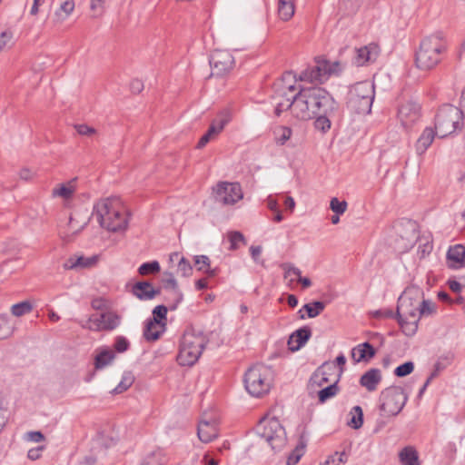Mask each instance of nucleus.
Segmentation results:
<instances>
[{"instance_id": "nucleus-30", "label": "nucleus", "mask_w": 465, "mask_h": 465, "mask_svg": "<svg viewBox=\"0 0 465 465\" xmlns=\"http://www.w3.org/2000/svg\"><path fill=\"white\" fill-rule=\"evenodd\" d=\"M327 369L332 370L333 366L330 365L328 362H324L312 373L310 378V383L312 386L315 384L318 387H322L330 381L328 377L329 372L326 371Z\"/></svg>"}, {"instance_id": "nucleus-10", "label": "nucleus", "mask_w": 465, "mask_h": 465, "mask_svg": "<svg viewBox=\"0 0 465 465\" xmlns=\"http://www.w3.org/2000/svg\"><path fill=\"white\" fill-rule=\"evenodd\" d=\"M380 411L382 416L395 417L405 406L408 401V395L403 388L400 386H391L384 389L380 395Z\"/></svg>"}, {"instance_id": "nucleus-44", "label": "nucleus", "mask_w": 465, "mask_h": 465, "mask_svg": "<svg viewBox=\"0 0 465 465\" xmlns=\"http://www.w3.org/2000/svg\"><path fill=\"white\" fill-rule=\"evenodd\" d=\"M307 312L309 318H314L318 316L325 309V303L323 302L316 301L312 303H306L302 306Z\"/></svg>"}, {"instance_id": "nucleus-41", "label": "nucleus", "mask_w": 465, "mask_h": 465, "mask_svg": "<svg viewBox=\"0 0 465 465\" xmlns=\"http://www.w3.org/2000/svg\"><path fill=\"white\" fill-rule=\"evenodd\" d=\"M74 191L75 188L72 182H70L67 184H61L59 187L54 188L52 194L54 197H62L67 200L73 196Z\"/></svg>"}, {"instance_id": "nucleus-42", "label": "nucleus", "mask_w": 465, "mask_h": 465, "mask_svg": "<svg viewBox=\"0 0 465 465\" xmlns=\"http://www.w3.org/2000/svg\"><path fill=\"white\" fill-rule=\"evenodd\" d=\"M331 114H319L318 115H316L314 117V127L322 133L328 132L331 126V123L330 120V116Z\"/></svg>"}, {"instance_id": "nucleus-51", "label": "nucleus", "mask_w": 465, "mask_h": 465, "mask_svg": "<svg viewBox=\"0 0 465 465\" xmlns=\"http://www.w3.org/2000/svg\"><path fill=\"white\" fill-rule=\"evenodd\" d=\"M130 348L129 341L124 336H117L114 340V349L118 353H123Z\"/></svg>"}, {"instance_id": "nucleus-27", "label": "nucleus", "mask_w": 465, "mask_h": 465, "mask_svg": "<svg viewBox=\"0 0 465 465\" xmlns=\"http://www.w3.org/2000/svg\"><path fill=\"white\" fill-rule=\"evenodd\" d=\"M74 10V0H64L59 8L54 12L53 23L60 25L65 21Z\"/></svg>"}, {"instance_id": "nucleus-40", "label": "nucleus", "mask_w": 465, "mask_h": 465, "mask_svg": "<svg viewBox=\"0 0 465 465\" xmlns=\"http://www.w3.org/2000/svg\"><path fill=\"white\" fill-rule=\"evenodd\" d=\"M134 377L131 372H124L118 385L112 391L114 394H120L127 391L134 383Z\"/></svg>"}, {"instance_id": "nucleus-26", "label": "nucleus", "mask_w": 465, "mask_h": 465, "mask_svg": "<svg viewBox=\"0 0 465 465\" xmlns=\"http://www.w3.org/2000/svg\"><path fill=\"white\" fill-rule=\"evenodd\" d=\"M435 135H437L436 130L434 131L430 127H427L423 130L415 143V149L419 155H422L428 150L432 143Z\"/></svg>"}, {"instance_id": "nucleus-8", "label": "nucleus", "mask_w": 465, "mask_h": 465, "mask_svg": "<svg viewBox=\"0 0 465 465\" xmlns=\"http://www.w3.org/2000/svg\"><path fill=\"white\" fill-rule=\"evenodd\" d=\"M374 100V86L368 81L355 84L349 92L347 106L356 114L371 113Z\"/></svg>"}, {"instance_id": "nucleus-59", "label": "nucleus", "mask_w": 465, "mask_h": 465, "mask_svg": "<svg viewBox=\"0 0 465 465\" xmlns=\"http://www.w3.org/2000/svg\"><path fill=\"white\" fill-rule=\"evenodd\" d=\"M274 100H275V108H274V114L276 116H280L283 112H278V106L280 105V104H285L286 102L289 104V103H292V94H289L287 92V94L285 96H278L276 97V94L274 95Z\"/></svg>"}, {"instance_id": "nucleus-7", "label": "nucleus", "mask_w": 465, "mask_h": 465, "mask_svg": "<svg viewBox=\"0 0 465 465\" xmlns=\"http://www.w3.org/2000/svg\"><path fill=\"white\" fill-rule=\"evenodd\" d=\"M463 111L452 104L442 105L435 116L437 136L444 138L463 125Z\"/></svg>"}, {"instance_id": "nucleus-55", "label": "nucleus", "mask_w": 465, "mask_h": 465, "mask_svg": "<svg viewBox=\"0 0 465 465\" xmlns=\"http://www.w3.org/2000/svg\"><path fill=\"white\" fill-rule=\"evenodd\" d=\"M348 460V454L346 451L335 452L332 456L329 457L326 460V464L340 465L345 463Z\"/></svg>"}, {"instance_id": "nucleus-32", "label": "nucleus", "mask_w": 465, "mask_h": 465, "mask_svg": "<svg viewBox=\"0 0 465 465\" xmlns=\"http://www.w3.org/2000/svg\"><path fill=\"white\" fill-rule=\"evenodd\" d=\"M399 458L402 465H420L418 452L412 446L403 448Z\"/></svg>"}, {"instance_id": "nucleus-14", "label": "nucleus", "mask_w": 465, "mask_h": 465, "mask_svg": "<svg viewBox=\"0 0 465 465\" xmlns=\"http://www.w3.org/2000/svg\"><path fill=\"white\" fill-rule=\"evenodd\" d=\"M88 322L89 326L83 325V327L94 331H112L119 325L120 319L116 314L107 312L91 316Z\"/></svg>"}, {"instance_id": "nucleus-62", "label": "nucleus", "mask_w": 465, "mask_h": 465, "mask_svg": "<svg viewBox=\"0 0 465 465\" xmlns=\"http://www.w3.org/2000/svg\"><path fill=\"white\" fill-rule=\"evenodd\" d=\"M373 316L376 318H396V312L394 313L391 309H381L373 312Z\"/></svg>"}, {"instance_id": "nucleus-33", "label": "nucleus", "mask_w": 465, "mask_h": 465, "mask_svg": "<svg viewBox=\"0 0 465 465\" xmlns=\"http://www.w3.org/2000/svg\"><path fill=\"white\" fill-rule=\"evenodd\" d=\"M294 0H279L278 15L282 21H289L294 15Z\"/></svg>"}, {"instance_id": "nucleus-49", "label": "nucleus", "mask_w": 465, "mask_h": 465, "mask_svg": "<svg viewBox=\"0 0 465 465\" xmlns=\"http://www.w3.org/2000/svg\"><path fill=\"white\" fill-rule=\"evenodd\" d=\"M231 246L230 250H236L239 248L240 243H245V238L240 232H231L228 235Z\"/></svg>"}, {"instance_id": "nucleus-24", "label": "nucleus", "mask_w": 465, "mask_h": 465, "mask_svg": "<svg viewBox=\"0 0 465 465\" xmlns=\"http://www.w3.org/2000/svg\"><path fill=\"white\" fill-rule=\"evenodd\" d=\"M376 351L370 342H363L351 350V358L355 362L369 361L375 356Z\"/></svg>"}, {"instance_id": "nucleus-15", "label": "nucleus", "mask_w": 465, "mask_h": 465, "mask_svg": "<svg viewBox=\"0 0 465 465\" xmlns=\"http://www.w3.org/2000/svg\"><path fill=\"white\" fill-rule=\"evenodd\" d=\"M420 116V106L413 102L402 104L398 110V118L404 128H411Z\"/></svg>"}, {"instance_id": "nucleus-1", "label": "nucleus", "mask_w": 465, "mask_h": 465, "mask_svg": "<svg viewBox=\"0 0 465 465\" xmlns=\"http://www.w3.org/2000/svg\"><path fill=\"white\" fill-rule=\"evenodd\" d=\"M337 103L323 88L312 86L300 88L292 94V103L280 104L278 112L290 110L292 117L299 121L313 119L319 114H334Z\"/></svg>"}, {"instance_id": "nucleus-19", "label": "nucleus", "mask_w": 465, "mask_h": 465, "mask_svg": "<svg viewBox=\"0 0 465 465\" xmlns=\"http://www.w3.org/2000/svg\"><path fill=\"white\" fill-rule=\"evenodd\" d=\"M131 292L141 301H150L161 293V288H154L150 282H137L132 286Z\"/></svg>"}, {"instance_id": "nucleus-16", "label": "nucleus", "mask_w": 465, "mask_h": 465, "mask_svg": "<svg viewBox=\"0 0 465 465\" xmlns=\"http://www.w3.org/2000/svg\"><path fill=\"white\" fill-rule=\"evenodd\" d=\"M417 223L411 219H401L395 224L397 234L405 241V247L411 246L417 238Z\"/></svg>"}, {"instance_id": "nucleus-13", "label": "nucleus", "mask_w": 465, "mask_h": 465, "mask_svg": "<svg viewBox=\"0 0 465 465\" xmlns=\"http://www.w3.org/2000/svg\"><path fill=\"white\" fill-rule=\"evenodd\" d=\"M243 198L239 183L220 182L215 189V200L223 205H233Z\"/></svg>"}, {"instance_id": "nucleus-12", "label": "nucleus", "mask_w": 465, "mask_h": 465, "mask_svg": "<svg viewBox=\"0 0 465 465\" xmlns=\"http://www.w3.org/2000/svg\"><path fill=\"white\" fill-rule=\"evenodd\" d=\"M213 76L222 77L228 74L234 67V57L227 50H214L209 60Z\"/></svg>"}, {"instance_id": "nucleus-64", "label": "nucleus", "mask_w": 465, "mask_h": 465, "mask_svg": "<svg viewBox=\"0 0 465 465\" xmlns=\"http://www.w3.org/2000/svg\"><path fill=\"white\" fill-rule=\"evenodd\" d=\"M132 93L140 94L143 89V83L139 79H134L130 84Z\"/></svg>"}, {"instance_id": "nucleus-52", "label": "nucleus", "mask_w": 465, "mask_h": 465, "mask_svg": "<svg viewBox=\"0 0 465 465\" xmlns=\"http://www.w3.org/2000/svg\"><path fill=\"white\" fill-rule=\"evenodd\" d=\"M414 364L412 361H406L403 364L398 366L394 370V374L397 377H405L413 371Z\"/></svg>"}, {"instance_id": "nucleus-18", "label": "nucleus", "mask_w": 465, "mask_h": 465, "mask_svg": "<svg viewBox=\"0 0 465 465\" xmlns=\"http://www.w3.org/2000/svg\"><path fill=\"white\" fill-rule=\"evenodd\" d=\"M297 78L292 72H285L282 78L275 84L276 97L285 96L287 92L289 94H295L301 85H296Z\"/></svg>"}, {"instance_id": "nucleus-56", "label": "nucleus", "mask_w": 465, "mask_h": 465, "mask_svg": "<svg viewBox=\"0 0 465 465\" xmlns=\"http://www.w3.org/2000/svg\"><path fill=\"white\" fill-rule=\"evenodd\" d=\"M435 312V305L430 301H420L419 313L421 315H430Z\"/></svg>"}, {"instance_id": "nucleus-53", "label": "nucleus", "mask_w": 465, "mask_h": 465, "mask_svg": "<svg viewBox=\"0 0 465 465\" xmlns=\"http://www.w3.org/2000/svg\"><path fill=\"white\" fill-rule=\"evenodd\" d=\"M218 135L213 126H209L207 132L200 138L197 148H203L214 136Z\"/></svg>"}, {"instance_id": "nucleus-23", "label": "nucleus", "mask_w": 465, "mask_h": 465, "mask_svg": "<svg viewBox=\"0 0 465 465\" xmlns=\"http://www.w3.org/2000/svg\"><path fill=\"white\" fill-rule=\"evenodd\" d=\"M381 381V372L376 368L368 370L360 379V384L370 392L376 391Z\"/></svg>"}, {"instance_id": "nucleus-3", "label": "nucleus", "mask_w": 465, "mask_h": 465, "mask_svg": "<svg viewBox=\"0 0 465 465\" xmlns=\"http://www.w3.org/2000/svg\"><path fill=\"white\" fill-rule=\"evenodd\" d=\"M446 43L441 33L423 38L415 54L416 66L424 71L433 69L440 61Z\"/></svg>"}, {"instance_id": "nucleus-37", "label": "nucleus", "mask_w": 465, "mask_h": 465, "mask_svg": "<svg viewBox=\"0 0 465 465\" xmlns=\"http://www.w3.org/2000/svg\"><path fill=\"white\" fill-rule=\"evenodd\" d=\"M274 141L278 145H284L292 137V130L291 127L280 125L273 131Z\"/></svg>"}, {"instance_id": "nucleus-17", "label": "nucleus", "mask_w": 465, "mask_h": 465, "mask_svg": "<svg viewBox=\"0 0 465 465\" xmlns=\"http://www.w3.org/2000/svg\"><path fill=\"white\" fill-rule=\"evenodd\" d=\"M355 52L354 64L358 66H362L369 63L375 62L380 54L381 49L377 44L371 43L356 49Z\"/></svg>"}, {"instance_id": "nucleus-38", "label": "nucleus", "mask_w": 465, "mask_h": 465, "mask_svg": "<svg viewBox=\"0 0 465 465\" xmlns=\"http://www.w3.org/2000/svg\"><path fill=\"white\" fill-rule=\"evenodd\" d=\"M232 114L229 110H223L219 113L215 119L212 122L210 126H213L216 130V133L219 134L225 125L231 121Z\"/></svg>"}, {"instance_id": "nucleus-5", "label": "nucleus", "mask_w": 465, "mask_h": 465, "mask_svg": "<svg viewBox=\"0 0 465 465\" xmlns=\"http://www.w3.org/2000/svg\"><path fill=\"white\" fill-rule=\"evenodd\" d=\"M420 300L409 296L407 293L401 295L398 300L396 319L402 332L407 336H412L418 330L420 321Z\"/></svg>"}, {"instance_id": "nucleus-54", "label": "nucleus", "mask_w": 465, "mask_h": 465, "mask_svg": "<svg viewBox=\"0 0 465 465\" xmlns=\"http://www.w3.org/2000/svg\"><path fill=\"white\" fill-rule=\"evenodd\" d=\"M304 453V445L297 446L296 449L289 455L287 465H295L299 462L301 457Z\"/></svg>"}, {"instance_id": "nucleus-25", "label": "nucleus", "mask_w": 465, "mask_h": 465, "mask_svg": "<svg viewBox=\"0 0 465 465\" xmlns=\"http://www.w3.org/2000/svg\"><path fill=\"white\" fill-rule=\"evenodd\" d=\"M465 247L457 244L450 247L447 252V260L450 268L459 269L464 266Z\"/></svg>"}, {"instance_id": "nucleus-22", "label": "nucleus", "mask_w": 465, "mask_h": 465, "mask_svg": "<svg viewBox=\"0 0 465 465\" xmlns=\"http://www.w3.org/2000/svg\"><path fill=\"white\" fill-rule=\"evenodd\" d=\"M99 260L98 255H92L90 257L71 256L64 263L65 270H75L78 268H91L94 266Z\"/></svg>"}, {"instance_id": "nucleus-34", "label": "nucleus", "mask_w": 465, "mask_h": 465, "mask_svg": "<svg viewBox=\"0 0 465 465\" xmlns=\"http://www.w3.org/2000/svg\"><path fill=\"white\" fill-rule=\"evenodd\" d=\"M115 358V354L113 351L104 349L99 352L94 359V368L96 370L104 369L113 362Z\"/></svg>"}, {"instance_id": "nucleus-48", "label": "nucleus", "mask_w": 465, "mask_h": 465, "mask_svg": "<svg viewBox=\"0 0 465 465\" xmlns=\"http://www.w3.org/2000/svg\"><path fill=\"white\" fill-rule=\"evenodd\" d=\"M168 310H170L169 306L167 307L163 304L157 305L153 310V318H150L149 320L155 322L157 323H165L164 322L166 321Z\"/></svg>"}, {"instance_id": "nucleus-50", "label": "nucleus", "mask_w": 465, "mask_h": 465, "mask_svg": "<svg viewBox=\"0 0 465 465\" xmlns=\"http://www.w3.org/2000/svg\"><path fill=\"white\" fill-rule=\"evenodd\" d=\"M347 205V202L339 201L336 197H333L330 203L331 210L338 215L343 214L346 212Z\"/></svg>"}, {"instance_id": "nucleus-39", "label": "nucleus", "mask_w": 465, "mask_h": 465, "mask_svg": "<svg viewBox=\"0 0 465 465\" xmlns=\"http://www.w3.org/2000/svg\"><path fill=\"white\" fill-rule=\"evenodd\" d=\"M232 114L229 110H223L219 113L215 119L212 122L210 126H213L216 130V133L219 134L225 125L231 121Z\"/></svg>"}, {"instance_id": "nucleus-57", "label": "nucleus", "mask_w": 465, "mask_h": 465, "mask_svg": "<svg viewBox=\"0 0 465 465\" xmlns=\"http://www.w3.org/2000/svg\"><path fill=\"white\" fill-rule=\"evenodd\" d=\"M178 272H181L182 276H189L193 272V267L188 260L184 257H181L178 262Z\"/></svg>"}, {"instance_id": "nucleus-45", "label": "nucleus", "mask_w": 465, "mask_h": 465, "mask_svg": "<svg viewBox=\"0 0 465 465\" xmlns=\"http://www.w3.org/2000/svg\"><path fill=\"white\" fill-rule=\"evenodd\" d=\"M161 267L157 261H152L149 262L143 263L138 268V272L142 276H146L150 274H156L160 272Z\"/></svg>"}, {"instance_id": "nucleus-63", "label": "nucleus", "mask_w": 465, "mask_h": 465, "mask_svg": "<svg viewBox=\"0 0 465 465\" xmlns=\"http://www.w3.org/2000/svg\"><path fill=\"white\" fill-rule=\"evenodd\" d=\"M45 450V446H38L36 448H32L27 452V457L31 460H36L40 459L42 455V451Z\"/></svg>"}, {"instance_id": "nucleus-21", "label": "nucleus", "mask_w": 465, "mask_h": 465, "mask_svg": "<svg viewBox=\"0 0 465 465\" xmlns=\"http://www.w3.org/2000/svg\"><path fill=\"white\" fill-rule=\"evenodd\" d=\"M197 435L202 442L208 443L218 436V428L215 420H201L198 424Z\"/></svg>"}, {"instance_id": "nucleus-31", "label": "nucleus", "mask_w": 465, "mask_h": 465, "mask_svg": "<svg viewBox=\"0 0 465 465\" xmlns=\"http://www.w3.org/2000/svg\"><path fill=\"white\" fill-rule=\"evenodd\" d=\"M167 458L162 450H154L143 457L140 465H165Z\"/></svg>"}, {"instance_id": "nucleus-11", "label": "nucleus", "mask_w": 465, "mask_h": 465, "mask_svg": "<svg viewBox=\"0 0 465 465\" xmlns=\"http://www.w3.org/2000/svg\"><path fill=\"white\" fill-rule=\"evenodd\" d=\"M342 69V64L338 61L331 63L325 59H318L316 64L302 71L298 79L302 82L323 83L331 75H338Z\"/></svg>"}, {"instance_id": "nucleus-2", "label": "nucleus", "mask_w": 465, "mask_h": 465, "mask_svg": "<svg viewBox=\"0 0 465 465\" xmlns=\"http://www.w3.org/2000/svg\"><path fill=\"white\" fill-rule=\"evenodd\" d=\"M94 214L101 227L107 231L118 232L127 228L126 210L118 197H109L97 202L94 207Z\"/></svg>"}, {"instance_id": "nucleus-35", "label": "nucleus", "mask_w": 465, "mask_h": 465, "mask_svg": "<svg viewBox=\"0 0 465 465\" xmlns=\"http://www.w3.org/2000/svg\"><path fill=\"white\" fill-rule=\"evenodd\" d=\"M15 42V33L12 28H0V53L11 48Z\"/></svg>"}, {"instance_id": "nucleus-4", "label": "nucleus", "mask_w": 465, "mask_h": 465, "mask_svg": "<svg viewBox=\"0 0 465 465\" xmlns=\"http://www.w3.org/2000/svg\"><path fill=\"white\" fill-rule=\"evenodd\" d=\"M207 342L208 340L203 332L186 331L180 342L178 363L182 366H193L198 361Z\"/></svg>"}, {"instance_id": "nucleus-20", "label": "nucleus", "mask_w": 465, "mask_h": 465, "mask_svg": "<svg viewBox=\"0 0 465 465\" xmlns=\"http://www.w3.org/2000/svg\"><path fill=\"white\" fill-rule=\"evenodd\" d=\"M312 330L308 326L302 327L291 334L288 346L292 351L300 350L311 338Z\"/></svg>"}, {"instance_id": "nucleus-60", "label": "nucleus", "mask_w": 465, "mask_h": 465, "mask_svg": "<svg viewBox=\"0 0 465 465\" xmlns=\"http://www.w3.org/2000/svg\"><path fill=\"white\" fill-rule=\"evenodd\" d=\"M194 263L198 271L204 272V270L210 266V259L206 255H198L194 258Z\"/></svg>"}, {"instance_id": "nucleus-46", "label": "nucleus", "mask_w": 465, "mask_h": 465, "mask_svg": "<svg viewBox=\"0 0 465 465\" xmlns=\"http://www.w3.org/2000/svg\"><path fill=\"white\" fill-rule=\"evenodd\" d=\"M13 331L14 328L11 325L8 317L6 315L0 314V340L10 337Z\"/></svg>"}, {"instance_id": "nucleus-58", "label": "nucleus", "mask_w": 465, "mask_h": 465, "mask_svg": "<svg viewBox=\"0 0 465 465\" xmlns=\"http://www.w3.org/2000/svg\"><path fill=\"white\" fill-rule=\"evenodd\" d=\"M281 267L284 270V278L287 279L289 276L295 275L298 278L302 275V271L291 263H282Z\"/></svg>"}, {"instance_id": "nucleus-61", "label": "nucleus", "mask_w": 465, "mask_h": 465, "mask_svg": "<svg viewBox=\"0 0 465 465\" xmlns=\"http://www.w3.org/2000/svg\"><path fill=\"white\" fill-rule=\"evenodd\" d=\"M75 129L80 135L91 136L96 133L95 129L87 124H76Z\"/></svg>"}, {"instance_id": "nucleus-43", "label": "nucleus", "mask_w": 465, "mask_h": 465, "mask_svg": "<svg viewBox=\"0 0 465 465\" xmlns=\"http://www.w3.org/2000/svg\"><path fill=\"white\" fill-rule=\"evenodd\" d=\"M351 419L348 425L355 430L360 429L363 424V411L360 406H354L351 411Z\"/></svg>"}, {"instance_id": "nucleus-29", "label": "nucleus", "mask_w": 465, "mask_h": 465, "mask_svg": "<svg viewBox=\"0 0 465 465\" xmlns=\"http://www.w3.org/2000/svg\"><path fill=\"white\" fill-rule=\"evenodd\" d=\"M165 323H157L151 320H147L143 330V337L148 341L158 340L164 331Z\"/></svg>"}, {"instance_id": "nucleus-36", "label": "nucleus", "mask_w": 465, "mask_h": 465, "mask_svg": "<svg viewBox=\"0 0 465 465\" xmlns=\"http://www.w3.org/2000/svg\"><path fill=\"white\" fill-rule=\"evenodd\" d=\"M338 381L339 380H336L331 384L318 391V401L321 404L325 403L328 400L335 397L339 393L340 387L338 386Z\"/></svg>"}, {"instance_id": "nucleus-9", "label": "nucleus", "mask_w": 465, "mask_h": 465, "mask_svg": "<svg viewBox=\"0 0 465 465\" xmlns=\"http://www.w3.org/2000/svg\"><path fill=\"white\" fill-rule=\"evenodd\" d=\"M256 433L274 451L281 450L285 446V430L277 418L262 419L256 427Z\"/></svg>"}, {"instance_id": "nucleus-6", "label": "nucleus", "mask_w": 465, "mask_h": 465, "mask_svg": "<svg viewBox=\"0 0 465 465\" xmlns=\"http://www.w3.org/2000/svg\"><path fill=\"white\" fill-rule=\"evenodd\" d=\"M243 381L249 394L260 398L271 390L272 370L264 364H255L245 372Z\"/></svg>"}, {"instance_id": "nucleus-28", "label": "nucleus", "mask_w": 465, "mask_h": 465, "mask_svg": "<svg viewBox=\"0 0 465 465\" xmlns=\"http://www.w3.org/2000/svg\"><path fill=\"white\" fill-rule=\"evenodd\" d=\"M163 283L165 285V288L170 287L171 288V294L173 302L169 304V308L171 311L176 310L180 302L183 301V293L178 288L177 282L173 278V274L170 273L169 277L163 280Z\"/></svg>"}, {"instance_id": "nucleus-47", "label": "nucleus", "mask_w": 465, "mask_h": 465, "mask_svg": "<svg viewBox=\"0 0 465 465\" xmlns=\"http://www.w3.org/2000/svg\"><path fill=\"white\" fill-rule=\"evenodd\" d=\"M33 310V306L30 302L25 301L18 302L16 304H14L11 308V312L13 315L16 317L23 316L25 314H27L31 312Z\"/></svg>"}]
</instances>
